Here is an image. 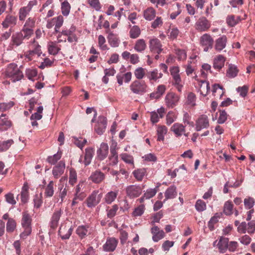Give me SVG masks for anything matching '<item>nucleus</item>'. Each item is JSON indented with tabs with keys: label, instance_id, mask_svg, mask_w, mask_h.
<instances>
[{
	"label": "nucleus",
	"instance_id": "6",
	"mask_svg": "<svg viewBox=\"0 0 255 255\" xmlns=\"http://www.w3.org/2000/svg\"><path fill=\"white\" fill-rule=\"evenodd\" d=\"M199 42L200 45L203 48L204 51L207 52L209 49L212 48L214 40L210 34L205 33L200 37Z\"/></svg>",
	"mask_w": 255,
	"mask_h": 255
},
{
	"label": "nucleus",
	"instance_id": "21",
	"mask_svg": "<svg viewBox=\"0 0 255 255\" xmlns=\"http://www.w3.org/2000/svg\"><path fill=\"white\" fill-rule=\"evenodd\" d=\"M118 241L115 238H109L106 243L103 245V249L106 252H113L115 250Z\"/></svg>",
	"mask_w": 255,
	"mask_h": 255
},
{
	"label": "nucleus",
	"instance_id": "28",
	"mask_svg": "<svg viewBox=\"0 0 255 255\" xmlns=\"http://www.w3.org/2000/svg\"><path fill=\"white\" fill-rule=\"evenodd\" d=\"M11 126V122L5 118V115L2 114L0 116V131L6 130Z\"/></svg>",
	"mask_w": 255,
	"mask_h": 255
},
{
	"label": "nucleus",
	"instance_id": "55",
	"mask_svg": "<svg viewBox=\"0 0 255 255\" xmlns=\"http://www.w3.org/2000/svg\"><path fill=\"white\" fill-rule=\"evenodd\" d=\"M147 70L142 67H138L136 68L134 71L135 77L137 79H142L144 76H146Z\"/></svg>",
	"mask_w": 255,
	"mask_h": 255
},
{
	"label": "nucleus",
	"instance_id": "52",
	"mask_svg": "<svg viewBox=\"0 0 255 255\" xmlns=\"http://www.w3.org/2000/svg\"><path fill=\"white\" fill-rule=\"evenodd\" d=\"M141 30L140 28L137 26H133L129 30V36L130 38L135 39L137 38L140 34Z\"/></svg>",
	"mask_w": 255,
	"mask_h": 255
},
{
	"label": "nucleus",
	"instance_id": "34",
	"mask_svg": "<svg viewBox=\"0 0 255 255\" xmlns=\"http://www.w3.org/2000/svg\"><path fill=\"white\" fill-rule=\"evenodd\" d=\"M157 191L155 188L148 189L143 194V196L139 198L137 201L140 203H142L145 200H147L151 198L155 195Z\"/></svg>",
	"mask_w": 255,
	"mask_h": 255
},
{
	"label": "nucleus",
	"instance_id": "9",
	"mask_svg": "<svg viewBox=\"0 0 255 255\" xmlns=\"http://www.w3.org/2000/svg\"><path fill=\"white\" fill-rule=\"evenodd\" d=\"M63 213V211L61 209H56L52 214L49 223L50 229L55 230L59 224V221Z\"/></svg>",
	"mask_w": 255,
	"mask_h": 255
},
{
	"label": "nucleus",
	"instance_id": "58",
	"mask_svg": "<svg viewBox=\"0 0 255 255\" xmlns=\"http://www.w3.org/2000/svg\"><path fill=\"white\" fill-rule=\"evenodd\" d=\"M37 71L36 69L28 68L25 70V76L29 80L34 81V78L37 76Z\"/></svg>",
	"mask_w": 255,
	"mask_h": 255
},
{
	"label": "nucleus",
	"instance_id": "13",
	"mask_svg": "<svg viewBox=\"0 0 255 255\" xmlns=\"http://www.w3.org/2000/svg\"><path fill=\"white\" fill-rule=\"evenodd\" d=\"M23 40H24V39L23 38L22 34L21 32H16L13 34L11 37L8 47L10 49L16 48L23 43Z\"/></svg>",
	"mask_w": 255,
	"mask_h": 255
},
{
	"label": "nucleus",
	"instance_id": "31",
	"mask_svg": "<svg viewBox=\"0 0 255 255\" xmlns=\"http://www.w3.org/2000/svg\"><path fill=\"white\" fill-rule=\"evenodd\" d=\"M147 47L145 41L143 39L137 40L134 43L133 49L138 53H143Z\"/></svg>",
	"mask_w": 255,
	"mask_h": 255
},
{
	"label": "nucleus",
	"instance_id": "46",
	"mask_svg": "<svg viewBox=\"0 0 255 255\" xmlns=\"http://www.w3.org/2000/svg\"><path fill=\"white\" fill-rule=\"evenodd\" d=\"M30 11L25 6L20 7L18 10V15L20 21H24L27 16L29 15Z\"/></svg>",
	"mask_w": 255,
	"mask_h": 255
},
{
	"label": "nucleus",
	"instance_id": "4",
	"mask_svg": "<svg viewBox=\"0 0 255 255\" xmlns=\"http://www.w3.org/2000/svg\"><path fill=\"white\" fill-rule=\"evenodd\" d=\"M147 86L144 81H134L130 85V90L134 94L143 95L146 92Z\"/></svg>",
	"mask_w": 255,
	"mask_h": 255
},
{
	"label": "nucleus",
	"instance_id": "10",
	"mask_svg": "<svg viewBox=\"0 0 255 255\" xmlns=\"http://www.w3.org/2000/svg\"><path fill=\"white\" fill-rule=\"evenodd\" d=\"M149 48L150 51L153 53L159 54L163 50L162 45L159 39L153 38L149 41Z\"/></svg>",
	"mask_w": 255,
	"mask_h": 255
},
{
	"label": "nucleus",
	"instance_id": "16",
	"mask_svg": "<svg viewBox=\"0 0 255 255\" xmlns=\"http://www.w3.org/2000/svg\"><path fill=\"white\" fill-rule=\"evenodd\" d=\"M107 127V119L104 116H100L94 127L95 131L99 135L105 132Z\"/></svg>",
	"mask_w": 255,
	"mask_h": 255
},
{
	"label": "nucleus",
	"instance_id": "53",
	"mask_svg": "<svg viewBox=\"0 0 255 255\" xmlns=\"http://www.w3.org/2000/svg\"><path fill=\"white\" fill-rule=\"evenodd\" d=\"M213 94L216 96V93H218V94L219 95L220 98H221L222 96L224 95L225 92V89L223 88L221 86H220L219 84H215L213 86Z\"/></svg>",
	"mask_w": 255,
	"mask_h": 255
},
{
	"label": "nucleus",
	"instance_id": "37",
	"mask_svg": "<svg viewBox=\"0 0 255 255\" xmlns=\"http://www.w3.org/2000/svg\"><path fill=\"white\" fill-rule=\"evenodd\" d=\"M229 239L227 238L221 237L217 244L218 249L221 253H225L228 249Z\"/></svg>",
	"mask_w": 255,
	"mask_h": 255
},
{
	"label": "nucleus",
	"instance_id": "3",
	"mask_svg": "<svg viewBox=\"0 0 255 255\" xmlns=\"http://www.w3.org/2000/svg\"><path fill=\"white\" fill-rule=\"evenodd\" d=\"M103 194L99 190H94L89 195L85 201L87 206L90 208L95 207L101 201Z\"/></svg>",
	"mask_w": 255,
	"mask_h": 255
},
{
	"label": "nucleus",
	"instance_id": "39",
	"mask_svg": "<svg viewBox=\"0 0 255 255\" xmlns=\"http://www.w3.org/2000/svg\"><path fill=\"white\" fill-rule=\"evenodd\" d=\"M156 15L155 10L151 7L147 8L143 12V17L147 20L150 21L152 20Z\"/></svg>",
	"mask_w": 255,
	"mask_h": 255
},
{
	"label": "nucleus",
	"instance_id": "63",
	"mask_svg": "<svg viewBox=\"0 0 255 255\" xmlns=\"http://www.w3.org/2000/svg\"><path fill=\"white\" fill-rule=\"evenodd\" d=\"M53 20L55 22V31L58 32L60 28L62 26L64 21V18L63 16L59 15L57 17L53 18Z\"/></svg>",
	"mask_w": 255,
	"mask_h": 255
},
{
	"label": "nucleus",
	"instance_id": "43",
	"mask_svg": "<svg viewBox=\"0 0 255 255\" xmlns=\"http://www.w3.org/2000/svg\"><path fill=\"white\" fill-rule=\"evenodd\" d=\"M177 196L176 187L171 186L168 188L165 192V199H173Z\"/></svg>",
	"mask_w": 255,
	"mask_h": 255
},
{
	"label": "nucleus",
	"instance_id": "33",
	"mask_svg": "<svg viewBox=\"0 0 255 255\" xmlns=\"http://www.w3.org/2000/svg\"><path fill=\"white\" fill-rule=\"evenodd\" d=\"M132 74L130 72H128L124 74H118L117 75V82L119 85L123 84V81L125 83H129L131 79Z\"/></svg>",
	"mask_w": 255,
	"mask_h": 255
},
{
	"label": "nucleus",
	"instance_id": "20",
	"mask_svg": "<svg viewBox=\"0 0 255 255\" xmlns=\"http://www.w3.org/2000/svg\"><path fill=\"white\" fill-rule=\"evenodd\" d=\"M227 42V38L226 35H222L218 38L215 41L214 49L220 52L223 50L226 46Z\"/></svg>",
	"mask_w": 255,
	"mask_h": 255
},
{
	"label": "nucleus",
	"instance_id": "12",
	"mask_svg": "<svg viewBox=\"0 0 255 255\" xmlns=\"http://www.w3.org/2000/svg\"><path fill=\"white\" fill-rule=\"evenodd\" d=\"M73 229L72 226L70 224L67 223L61 224L58 231V235L63 240L68 239L71 235Z\"/></svg>",
	"mask_w": 255,
	"mask_h": 255
},
{
	"label": "nucleus",
	"instance_id": "5",
	"mask_svg": "<svg viewBox=\"0 0 255 255\" xmlns=\"http://www.w3.org/2000/svg\"><path fill=\"white\" fill-rule=\"evenodd\" d=\"M32 42L34 44V46H35V48L33 50H28L24 53L25 59L27 61L34 60L36 57H39L42 54L40 46L38 43H35L34 39L33 40Z\"/></svg>",
	"mask_w": 255,
	"mask_h": 255
},
{
	"label": "nucleus",
	"instance_id": "25",
	"mask_svg": "<svg viewBox=\"0 0 255 255\" xmlns=\"http://www.w3.org/2000/svg\"><path fill=\"white\" fill-rule=\"evenodd\" d=\"M61 41H62V40L58 39L57 42L50 41L48 43L47 48L49 54L55 55L59 52L61 50V46L58 43Z\"/></svg>",
	"mask_w": 255,
	"mask_h": 255
},
{
	"label": "nucleus",
	"instance_id": "7",
	"mask_svg": "<svg viewBox=\"0 0 255 255\" xmlns=\"http://www.w3.org/2000/svg\"><path fill=\"white\" fill-rule=\"evenodd\" d=\"M210 26V22L204 16L199 18L195 24V28L199 32L206 31Z\"/></svg>",
	"mask_w": 255,
	"mask_h": 255
},
{
	"label": "nucleus",
	"instance_id": "49",
	"mask_svg": "<svg viewBox=\"0 0 255 255\" xmlns=\"http://www.w3.org/2000/svg\"><path fill=\"white\" fill-rule=\"evenodd\" d=\"M108 40L110 45L113 47H118L119 45V40L117 35L110 33L108 36Z\"/></svg>",
	"mask_w": 255,
	"mask_h": 255
},
{
	"label": "nucleus",
	"instance_id": "30",
	"mask_svg": "<svg viewBox=\"0 0 255 255\" xmlns=\"http://www.w3.org/2000/svg\"><path fill=\"white\" fill-rule=\"evenodd\" d=\"M198 86L200 94L204 97L207 95L210 91L209 83L206 81L201 80L199 82Z\"/></svg>",
	"mask_w": 255,
	"mask_h": 255
},
{
	"label": "nucleus",
	"instance_id": "44",
	"mask_svg": "<svg viewBox=\"0 0 255 255\" xmlns=\"http://www.w3.org/2000/svg\"><path fill=\"white\" fill-rule=\"evenodd\" d=\"M234 204L229 200L224 203L223 212L226 215L230 216L234 213Z\"/></svg>",
	"mask_w": 255,
	"mask_h": 255
},
{
	"label": "nucleus",
	"instance_id": "61",
	"mask_svg": "<svg viewBox=\"0 0 255 255\" xmlns=\"http://www.w3.org/2000/svg\"><path fill=\"white\" fill-rule=\"evenodd\" d=\"M61 151H58L57 153L55 154L53 156H48L47 159V161L50 164H54L61 158Z\"/></svg>",
	"mask_w": 255,
	"mask_h": 255
},
{
	"label": "nucleus",
	"instance_id": "57",
	"mask_svg": "<svg viewBox=\"0 0 255 255\" xmlns=\"http://www.w3.org/2000/svg\"><path fill=\"white\" fill-rule=\"evenodd\" d=\"M239 71L237 67L233 65H230L227 71V76L229 78L235 77Z\"/></svg>",
	"mask_w": 255,
	"mask_h": 255
},
{
	"label": "nucleus",
	"instance_id": "50",
	"mask_svg": "<svg viewBox=\"0 0 255 255\" xmlns=\"http://www.w3.org/2000/svg\"><path fill=\"white\" fill-rule=\"evenodd\" d=\"M172 7L173 9L176 10L172 12L170 14V17L172 19H174L178 15L181 13L182 11L181 4L180 3L176 2L175 4H173Z\"/></svg>",
	"mask_w": 255,
	"mask_h": 255
},
{
	"label": "nucleus",
	"instance_id": "42",
	"mask_svg": "<svg viewBox=\"0 0 255 255\" xmlns=\"http://www.w3.org/2000/svg\"><path fill=\"white\" fill-rule=\"evenodd\" d=\"M110 164L116 165L118 162V155L115 146H111L110 155L109 157Z\"/></svg>",
	"mask_w": 255,
	"mask_h": 255
},
{
	"label": "nucleus",
	"instance_id": "60",
	"mask_svg": "<svg viewBox=\"0 0 255 255\" xmlns=\"http://www.w3.org/2000/svg\"><path fill=\"white\" fill-rule=\"evenodd\" d=\"M71 6L69 3L65 0L61 3V12L63 15L67 16L69 14Z\"/></svg>",
	"mask_w": 255,
	"mask_h": 255
},
{
	"label": "nucleus",
	"instance_id": "38",
	"mask_svg": "<svg viewBox=\"0 0 255 255\" xmlns=\"http://www.w3.org/2000/svg\"><path fill=\"white\" fill-rule=\"evenodd\" d=\"M31 222L30 215L27 212H23L21 219L22 227H31Z\"/></svg>",
	"mask_w": 255,
	"mask_h": 255
},
{
	"label": "nucleus",
	"instance_id": "54",
	"mask_svg": "<svg viewBox=\"0 0 255 255\" xmlns=\"http://www.w3.org/2000/svg\"><path fill=\"white\" fill-rule=\"evenodd\" d=\"M177 119V115L173 111L169 112L166 116V124L169 126L174 122Z\"/></svg>",
	"mask_w": 255,
	"mask_h": 255
},
{
	"label": "nucleus",
	"instance_id": "56",
	"mask_svg": "<svg viewBox=\"0 0 255 255\" xmlns=\"http://www.w3.org/2000/svg\"><path fill=\"white\" fill-rule=\"evenodd\" d=\"M13 143L14 141L11 139L0 142V152L6 151Z\"/></svg>",
	"mask_w": 255,
	"mask_h": 255
},
{
	"label": "nucleus",
	"instance_id": "40",
	"mask_svg": "<svg viewBox=\"0 0 255 255\" xmlns=\"http://www.w3.org/2000/svg\"><path fill=\"white\" fill-rule=\"evenodd\" d=\"M146 170L144 168L137 169L134 170L132 172L133 176L138 181H141L146 175Z\"/></svg>",
	"mask_w": 255,
	"mask_h": 255
},
{
	"label": "nucleus",
	"instance_id": "14",
	"mask_svg": "<svg viewBox=\"0 0 255 255\" xmlns=\"http://www.w3.org/2000/svg\"><path fill=\"white\" fill-rule=\"evenodd\" d=\"M196 130L200 131L204 128H207L209 127V120L207 115H202L200 116L196 121Z\"/></svg>",
	"mask_w": 255,
	"mask_h": 255
},
{
	"label": "nucleus",
	"instance_id": "47",
	"mask_svg": "<svg viewBox=\"0 0 255 255\" xmlns=\"http://www.w3.org/2000/svg\"><path fill=\"white\" fill-rule=\"evenodd\" d=\"M28 186L27 184H24L20 193L21 201L23 203H26L29 199Z\"/></svg>",
	"mask_w": 255,
	"mask_h": 255
},
{
	"label": "nucleus",
	"instance_id": "59",
	"mask_svg": "<svg viewBox=\"0 0 255 255\" xmlns=\"http://www.w3.org/2000/svg\"><path fill=\"white\" fill-rule=\"evenodd\" d=\"M19 32L21 33L24 39H28L33 34V29L23 26Z\"/></svg>",
	"mask_w": 255,
	"mask_h": 255
},
{
	"label": "nucleus",
	"instance_id": "15",
	"mask_svg": "<svg viewBox=\"0 0 255 255\" xmlns=\"http://www.w3.org/2000/svg\"><path fill=\"white\" fill-rule=\"evenodd\" d=\"M179 100V96L173 92L168 93L165 97V102L168 108H173L176 106Z\"/></svg>",
	"mask_w": 255,
	"mask_h": 255
},
{
	"label": "nucleus",
	"instance_id": "23",
	"mask_svg": "<svg viewBox=\"0 0 255 255\" xmlns=\"http://www.w3.org/2000/svg\"><path fill=\"white\" fill-rule=\"evenodd\" d=\"M105 178V174L98 170L93 172L89 177L90 180H91L93 182L97 184H99L103 182Z\"/></svg>",
	"mask_w": 255,
	"mask_h": 255
},
{
	"label": "nucleus",
	"instance_id": "24",
	"mask_svg": "<svg viewBox=\"0 0 255 255\" xmlns=\"http://www.w3.org/2000/svg\"><path fill=\"white\" fill-rule=\"evenodd\" d=\"M109 153V146L107 143L103 142L97 150V154L98 159L103 160L105 159Z\"/></svg>",
	"mask_w": 255,
	"mask_h": 255
},
{
	"label": "nucleus",
	"instance_id": "45",
	"mask_svg": "<svg viewBox=\"0 0 255 255\" xmlns=\"http://www.w3.org/2000/svg\"><path fill=\"white\" fill-rule=\"evenodd\" d=\"M241 19L240 16H236L234 15H228L226 18V22L230 26L233 27L238 23Z\"/></svg>",
	"mask_w": 255,
	"mask_h": 255
},
{
	"label": "nucleus",
	"instance_id": "29",
	"mask_svg": "<svg viewBox=\"0 0 255 255\" xmlns=\"http://www.w3.org/2000/svg\"><path fill=\"white\" fill-rule=\"evenodd\" d=\"M56 187L55 182L51 180L48 184L46 185L44 188V196L46 198H50L52 197L54 193V189Z\"/></svg>",
	"mask_w": 255,
	"mask_h": 255
},
{
	"label": "nucleus",
	"instance_id": "11",
	"mask_svg": "<svg viewBox=\"0 0 255 255\" xmlns=\"http://www.w3.org/2000/svg\"><path fill=\"white\" fill-rule=\"evenodd\" d=\"M17 19L16 16L10 14H7L1 22V25L4 29L9 28L12 29L17 23Z\"/></svg>",
	"mask_w": 255,
	"mask_h": 255
},
{
	"label": "nucleus",
	"instance_id": "2",
	"mask_svg": "<svg viewBox=\"0 0 255 255\" xmlns=\"http://www.w3.org/2000/svg\"><path fill=\"white\" fill-rule=\"evenodd\" d=\"M169 70L172 78V84L176 87L179 92H181L183 87V84L179 74V67L178 66H173L170 68Z\"/></svg>",
	"mask_w": 255,
	"mask_h": 255
},
{
	"label": "nucleus",
	"instance_id": "17",
	"mask_svg": "<svg viewBox=\"0 0 255 255\" xmlns=\"http://www.w3.org/2000/svg\"><path fill=\"white\" fill-rule=\"evenodd\" d=\"M170 130L175 134L176 136H180L183 134L186 136H188L189 133H185V127L180 123H175L170 128Z\"/></svg>",
	"mask_w": 255,
	"mask_h": 255
},
{
	"label": "nucleus",
	"instance_id": "27",
	"mask_svg": "<svg viewBox=\"0 0 255 255\" xmlns=\"http://www.w3.org/2000/svg\"><path fill=\"white\" fill-rule=\"evenodd\" d=\"M166 90V87L164 85H158L156 90L150 94L151 100L158 99L161 97Z\"/></svg>",
	"mask_w": 255,
	"mask_h": 255
},
{
	"label": "nucleus",
	"instance_id": "64",
	"mask_svg": "<svg viewBox=\"0 0 255 255\" xmlns=\"http://www.w3.org/2000/svg\"><path fill=\"white\" fill-rule=\"evenodd\" d=\"M220 218V216L219 214L216 213L213 217H212L208 222V227L211 231L214 229V225L219 221Z\"/></svg>",
	"mask_w": 255,
	"mask_h": 255
},
{
	"label": "nucleus",
	"instance_id": "18",
	"mask_svg": "<svg viewBox=\"0 0 255 255\" xmlns=\"http://www.w3.org/2000/svg\"><path fill=\"white\" fill-rule=\"evenodd\" d=\"M65 169V164L64 161H60L54 166L52 169V174L55 179L59 178L63 173Z\"/></svg>",
	"mask_w": 255,
	"mask_h": 255
},
{
	"label": "nucleus",
	"instance_id": "51",
	"mask_svg": "<svg viewBox=\"0 0 255 255\" xmlns=\"http://www.w3.org/2000/svg\"><path fill=\"white\" fill-rule=\"evenodd\" d=\"M120 156L123 161L131 165L132 168L134 167L133 158L131 155L124 153L121 154Z\"/></svg>",
	"mask_w": 255,
	"mask_h": 255
},
{
	"label": "nucleus",
	"instance_id": "62",
	"mask_svg": "<svg viewBox=\"0 0 255 255\" xmlns=\"http://www.w3.org/2000/svg\"><path fill=\"white\" fill-rule=\"evenodd\" d=\"M73 142L77 146L82 149L86 144L87 141V139L85 138L83 139L81 137H80L79 138L74 137L73 138Z\"/></svg>",
	"mask_w": 255,
	"mask_h": 255
},
{
	"label": "nucleus",
	"instance_id": "1",
	"mask_svg": "<svg viewBox=\"0 0 255 255\" xmlns=\"http://www.w3.org/2000/svg\"><path fill=\"white\" fill-rule=\"evenodd\" d=\"M3 74L5 77L9 78L13 82L19 81L23 77L22 71L14 63L7 65Z\"/></svg>",
	"mask_w": 255,
	"mask_h": 255
},
{
	"label": "nucleus",
	"instance_id": "8",
	"mask_svg": "<svg viewBox=\"0 0 255 255\" xmlns=\"http://www.w3.org/2000/svg\"><path fill=\"white\" fill-rule=\"evenodd\" d=\"M127 196L129 198H134L138 197L142 193V188L140 186L131 185L128 186L126 188Z\"/></svg>",
	"mask_w": 255,
	"mask_h": 255
},
{
	"label": "nucleus",
	"instance_id": "26",
	"mask_svg": "<svg viewBox=\"0 0 255 255\" xmlns=\"http://www.w3.org/2000/svg\"><path fill=\"white\" fill-rule=\"evenodd\" d=\"M225 61L226 58L223 55H218L216 56L213 61L214 68L218 71L221 70L224 66Z\"/></svg>",
	"mask_w": 255,
	"mask_h": 255
},
{
	"label": "nucleus",
	"instance_id": "36",
	"mask_svg": "<svg viewBox=\"0 0 255 255\" xmlns=\"http://www.w3.org/2000/svg\"><path fill=\"white\" fill-rule=\"evenodd\" d=\"M197 64L194 62L188 61L187 64L183 66L185 69L187 76H190L194 72L196 69Z\"/></svg>",
	"mask_w": 255,
	"mask_h": 255
},
{
	"label": "nucleus",
	"instance_id": "22",
	"mask_svg": "<svg viewBox=\"0 0 255 255\" xmlns=\"http://www.w3.org/2000/svg\"><path fill=\"white\" fill-rule=\"evenodd\" d=\"M146 74V77L150 83L156 82L163 76V74L161 72H159L157 69H154L151 71H147Z\"/></svg>",
	"mask_w": 255,
	"mask_h": 255
},
{
	"label": "nucleus",
	"instance_id": "35",
	"mask_svg": "<svg viewBox=\"0 0 255 255\" xmlns=\"http://www.w3.org/2000/svg\"><path fill=\"white\" fill-rule=\"evenodd\" d=\"M94 154V149L92 147H88L85 149L84 163L85 166L90 164L91 160Z\"/></svg>",
	"mask_w": 255,
	"mask_h": 255
},
{
	"label": "nucleus",
	"instance_id": "32",
	"mask_svg": "<svg viewBox=\"0 0 255 255\" xmlns=\"http://www.w3.org/2000/svg\"><path fill=\"white\" fill-rule=\"evenodd\" d=\"M118 194V190L109 191L105 195L104 200L107 204H111L116 200Z\"/></svg>",
	"mask_w": 255,
	"mask_h": 255
},
{
	"label": "nucleus",
	"instance_id": "41",
	"mask_svg": "<svg viewBox=\"0 0 255 255\" xmlns=\"http://www.w3.org/2000/svg\"><path fill=\"white\" fill-rule=\"evenodd\" d=\"M167 132V128L165 126L158 125L157 128V140L163 141L164 136Z\"/></svg>",
	"mask_w": 255,
	"mask_h": 255
},
{
	"label": "nucleus",
	"instance_id": "19",
	"mask_svg": "<svg viewBox=\"0 0 255 255\" xmlns=\"http://www.w3.org/2000/svg\"><path fill=\"white\" fill-rule=\"evenodd\" d=\"M152 235V240L154 242H157L165 237V233L162 230L156 226H153L151 229Z\"/></svg>",
	"mask_w": 255,
	"mask_h": 255
},
{
	"label": "nucleus",
	"instance_id": "48",
	"mask_svg": "<svg viewBox=\"0 0 255 255\" xmlns=\"http://www.w3.org/2000/svg\"><path fill=\"white\" fill-rule=\"evenodd\" d=\"M88 228L89 226L87 225L79 226L76 230V233L80 238L83 239L87 235Z\"/></svg>",
	"mask_w": 255,
	"mask_h": 255
}]
</instances>
